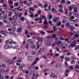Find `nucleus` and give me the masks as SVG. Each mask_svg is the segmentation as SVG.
I'll return each instance as SVG.
<instances>
[{
  "mask_svg": "<svg viewBox=\"0 0 79 79\" xmlns=\"http://www.w3.org/2000/svg\"><path fill=\"white\" fill-rule=\"evenodd\" d=\"M70 63L71 64H75V62L74 61V60H71L70 61Z\"/></svg>",
  "mask_w": 79,
  "mask_h": 79,
  "instance_id": "c756f323",
  "label": "nucleus"
},
{
  "mask_svg": "<svg viewBox=\"0 0 79 79\" xmlns=\"http://www.w3.org/2000/svg\"><path fill=\"white\" fill-rule=\"evenodd\" d=\"M75 36L76 37H78L79 36V35L78 34H76L75 35Z\"/></svg>",
  "mask_w": 79,
  "mask_h": 79,
  "instance_id": "0e129e2a",
  "label": "nucleus"
},
{
  "mask_svg": "<svg viewBox=\"0 0 79 79\" xmlns=\"http://www.w3.org/2000/svg\"><path fill=\"white\" fill-rule=\"evenodd\" d=\"M78 11V10H77V8H75L74 9L73 11L75 13H76V12H77Z\"/></svg>",
  "mask_w": 79,
  "mask_h": 79,
  "instance_id": "f704fd0d",
  "label": "nucleus"
},
{
  "mask_svg": "<svg viewBox=\"0 0 79 79\" xmlns=\"http://www.w3.org/2000/svg\"><path fill=\"white\" fill-rule=\"evenodd\" d=\"M48 70V69H45L44 70H43V72H47V71Z\"/></svg>",
  "mask_w": 79,
  "mask_h": 79,
  "instance_id": "774afa93",
  "label": "nucleus"
},
{
  "mask_svg": "<svg viewBox=\"0 0 79 79\" xmlns=\"http://www.w3.org/2000/svg\"><path fill=\"white\" fill-rule=\"evenodd\" d=\"M25 66V64H22L20 66L18 67V69L19 71H22L23 69V68Z\"/></svg>",
  "mask_w": 79,
  "mask_h": 79,
  "instance_id": "7ed1b4c3",
  "label": "nucleus"
},
{
  "mask_svg": "<svg viewBox=\"0 0 79 79\" xmlns=\"http://www.w3.org/2000/svg\"><path fill=\"white\" fill-rule=\"evenodd\" d=\"M0 33L2 34L3 35H6L7 34H8V32L6 31H3V30H1L0 31Z\"/></svg>",
  "mask_w": 79,
  "mask_h": 79,
  "instance_id": "20e7f679",
  "label": "nucleus"
},
{
  "mask_svg": "<svg viewBox=\"0 0 79 79\" xmlns=\"http://www.w3.org/2000/svg\"><path fill=\"white\" fill-rule=\"evenodd\" d=\"M40 33H41L42 34V35H44V34H46V33L45 32L42 31H40Z\"/></svg>",
  "mask_w": 79,
  "mask_h": 79,
  "instance_id": "4c0bfd02",
  "label": "nucleus"
},
{
  "mask_svg": "<svg viewBox=\"0 0 79 79\" xmlns=\"http://www.w3.org/2000/svg\"><path fill=\"white\" fill-rule=\"evenodd\" d=\"M72 7L73 8H74V9L76 8V5H75V4H73V6H72Z\"/></svg>",
  "mask_w": 79,
  "mask_h": 79,
  "instance_id": "ea45409f",
  "label": "nucleus"
},
{
  "mask_svg": "<svg viewBox=\"0 0 79 79\" xmlns=\"http://www.w3.org/2000/svg\"><path fill=\"white\" fill-rule=\"evenodd\" d=\"M48 22L49 24H50V25H51V26H53V25H52V21H48Z\"/></svg>",
  "mask_w": 79,
  "mask_h": 79,
  "instance_id": "37998d69",
  "label": "nucleus"
},
{
  "mask_svg": "<svg viewBox=\"0 0 79 79\" xmlns=\"http://www.w3.org/2000/svg\"><path fill=\"white\" fill-rule=\"evenodd\" d=\"M48 24H45V25L44 26V28L45 29H47L48 28Z\"/></svg>",
  "mask_w": 79,
  "mask_h": 79,
  "instance_id": "5701e85b",
  "label": "nucleus"
},
{
  "mask_svg": "<svg viewBox=\"0 0 79 79\" xmlns=\"http://www.w3.org/2000/svg\"><path fill=\"white\" fill-rule=\"evenodd\" d=\"M49 16L48 17V18H49L50 19H52L53 18V15H51V13H49L48 14Z\"/></svg>",
  "mask_w": 79,
  "mask_h": 79,
  "instance_id": "6e6552de",
  "label": "nucleus"
},
{
  "mask_svg": "<svg viewBox=\"0 0 79 79\" xmlns=\"http://www.w3.org/2000/svg\"><path fill=\"white\" fill-rule=\"evenodd\" d=\"M9 34H11V35H16V33L14 32H9Z\"/></svg>",
  "mask_w": 79,
  "mask_h": 79,
  "instance_id": "393cba45",
  "label": "nucleus"
},
{
  "mask_svg": "<svg viewBox=\"0 0 79 79\" xmlns=\"http://www.w3.org/2000/svg\"><path fill=\"white\" fill-rule=\"evenodd\" d=\"M47 33H54V31H47Z\"/></svg>",
  "mask_w": 79,
  "mask_h": 79,
  "instance_id": "2f4dec72",
  "label": "nucleus"
},
{
  "mask_svg": "<svg viewBox=\"0 0 79 79\" xmlns=\"http://www.w3.org/2000/svg\"><path fill=\"white\" fill-rule=\"evenodd\" d=\"M69 9L70 11H72V10H73V7H72V6H70L69 8Z\"/></svg>",
  "mask_w": 79,
  "mask_h": 79,
  "instance_id": "6e6d98bb",
  "label": "nucleus"
},
{
  "mask_svg": "<svg viewBox=\"0 0 79 79\" xmlns=\"http://www.w3.org/2000/svg\"><path fill=\"white\" fill-rule=\"evenodd\" d=\"M17 32H19V33H22V29L21 28H19L17 29Z\"/></svg>",
  "mask_w": 79,
  "mask_h": 79,
  "instance_id": "f8f14e48",
  "label": "nucleus"
},
{
  "mask_svg": "<svg viewBox=\"0 0 79 79\" xmlns=\"http://www.w3.org/2000/svg\"><path fill=\"white\" fill-rule=\"evenodd\" d=\"M58 6L59 8H63V6L61 4L59 5Z\"/></svg>",
  "mask_w": 79,
  "mask_h": 79,
  "instance_id": "de8ad7c7",
  "label": "nucleus"
},
{
  "mask_svg": "<svg viewBox=\"0 0 79 79\" xmlns=\"http://www.w3.org/2000/svg\"><path fill=\"white\" fill-rule=\"evenodd\" d=\"M68 53L67 54V55H68V56H69V55H71V54L69 52V51L68 52Z\"/></svg>",
  "mask_w": 79,
  "mask_h": 79,
  "instance_id": "e2e57ef3",
  "label": "nucleus"
},
{
  "mask_svg": "<svg viewBox=\"0 0 79 79\" xmlns=\"http://www.w3.org/2000/svg\"><path fill=\"white\" fill-rule=\"evenodd\" d=\"M42 45V44L39 43L37 45V47L38 49L39 48V45Z\"/></svg>",
  "mask_w": 79,
  "mask_h": 79,
  "instance_id": "49530a36",
  "label": "nucleus"
},
{
  "mask_svg": "<svg viewBox=\"0 0 79 79\" xmlns=\"http://www.w3.org/2000/svg\"><path fill=\"white\" fill-rule=\"evenodd\" d=\"M71 60H76V58L74 57L73 56H72L71 57Z\"/></svg>",
  "mask_w": 79,
  "mask_h": 79,
  "instance_id": "79ce46f5",
  "label": "nucleus"
},
{
  "mask_svg": "<svg viewBox=\"0 0 79 79\" xmlns=\"http://www.w3.org/2000/svg\"><path fill=\"white\" fill-rule=\"evenodd\" d=\"M21 61H22V59L21 58H19L18 59V60L17 61V62L19 63H21Z\"/></svg>",
  "mask_w": 79,
  "mask_h": 79,
  "instance_id": "bb28decb",
  "label": "nucleus"
},
{
  "mask_svg": "<svg viewBox=\"0 0 79 79\" xmlns=\"http://www.w3.org/2000/svg\"><path fill=\"white\" fill-rule=\"evenodd\" d=\"M12 18L13 19V20H16V19H17L18 18V17L17 16H15V15H14L12 17Z\"/></svg>",
  "mask_w": 79,
  "mask_h": 79,
  "instance_id": "9b49d317",
  "label": "nucleus"
},
{
  "mask_svg": "<svg viewBox=\"0 0 79 79\" xmlns=\"http://www.w3.org/2000/svg\"><path fill=\"white\" fill-rule=\"evenodd\" d=\"M20 20L22 21H24L25 20L24 18L23 17H22L20 19Z\"/></svg>",
  "mask_w": 79,
  "mask_h": 79,
  "instance_id": "58836bf2",
  "label": "nucleus"
},
{
  "mask_svg": "<svg viewBox=\"0 0 79 79\" xmlns=\"http://www.w3.org/2000/svg\"><path fill=\"white\" fill-rule=\"evenodd\" d=\"M38 5L40 7H41V8H44V7L42 6H43V4H42V3H39Z\"/></svg>",
  "mask_w": 79,
  "mask_h": 79,
  "instance_id": "2eb2a0df",
  "label": "nucleus"
},
{
  "mask_svg": "<svg viewBox=\"0 0 79 79\" xmlns=\"http://www.w3.org/2000/svg\"><path fill=\"white\" fill-rule=\"evenodd\" d=\"M65 60L67 61H69L70 60H71V59L70 58H68V57H65Z\"/></svg>",
  "mask_w": 79,
  "mask_h": 79,
  "instance_id": "a211bd4d",
  "label": "nucleus"
},
{
  "mask_svg": "<svg viewBox=\"0 0 79 79\" xmlns=\"http://www.w3.org/2000/svg\"><path fill=\"white\" fill-rule=\"evenodd\" d=\"M29 9L32 11H35V9H34V7H29Z\"/></svg>",
  "mask_w": 79,
  "mask_h": 79,
  "instance_id": "9d476101",
  "label": "nucleus"
},
{
  "mask_svg": "<svg viewBox=\"0 0 79 79\" xmlns=\"http://www.w3.org/2000/svg\"><path fill=\"white\" fill-rule=\"evenodd\" d=\"M71 47L72 48H73L74 47H76V45L74 44L73 42H72L71 44Z\"/></svg>",
  "mask_w": 79,
  "mask_h": 79,
  "instance_id": "4468645a",
  "label": "nucleus"
},
{
  "mask_svg": "<svg viewBox=\"0 0 79 79\" xmlns=\"http://www.w3.org/2000/svg\"><path fill=\"white\" fill-rule=\"evenodd\" d=\"M16 42L14 41L11 39H9L6 42V44L4 45L5 49H9L10 48H16L17 46H15Z\"/></svg>",
  "mask_w": 79,
  "mask_h": 79,
  "instance_id": "f257e3e1",
  "label": "nucleus"
},
{
  "mask_svg": "<svg viewBox=\"0 0 79 79\" xmlns=\"http://www.w3.org/2000/svg\"><path fill=\"white\" fill-rule=\"evenodd\" d=\"M3 24V23L2 22H0V26H2Z\"/></svg>",
  "mask_w": 79,
  "mask_h": 79,
  "instance_id": "052dcab7",
  "label": "nucleus"
},
{
  "mask_svg": "<svg viewBox=\"0 0 79 79\" xmlns=\"http://www.w3.org/2000/svg\"><path fill=\"white\" fill-rule=\"evenodd\" d=\"M75 15L77 18H79V14L77 13L75 14Z\"/></svg>",
  "mask_w": 79,
  "mask_h": 79,
  "instance_id": "7c9ffc66",
  "label": "nucleus"
},
{
  "mask_svg": "<svg viewBox=\"0 0 79 79\" xmlns=\"http://www.w3.org/2000/svg\"><path fill=\"white\" fill-rule=\"evenodd\" d=\"M69 28H71V29L73 30L74 29V27H72L71 26H69Z\"/></svg>",
  "mask_w": 79,
  "mask_h": 79,
  "instance_id": "a19ab883",
  "label": "nucleus"
},
{
  "mask_svg": "<svg viewBox=\"0 0 79 79\" xmlns=\"http://www.w3.org/2000/svg\"><path fill=\"white\" fill-rule=\"evenodd\" d=\"M12 15H13V13L11 11H9L8 16H9V17H11Z\"/></svg>",
  "mask_w": 79,
  "mask_h": 79,
  "instance_id": "dca6fc26",
  "label": "nucleus"
},
{
  "mask_svg": "<svg viewBox=\"0 0 79 79\" xmlns=\"http://www.w3.org/2000/svg\"><path fill=\"white\" fill-rule=\"evenodd\" d=\"M31 48H32V49H34L35 48V45H32L31 46Z\"/></svg>",
  "mask_w": 79,
  "mask_h": 79,
  "instance_id": "72a5a7b5",
  "label": "nucleus"
},
{
  "mask_svg": "<svg viewBox=\"0 0 79 79\" xmlns=\"http://www.w3.org/2000/svg\"><path fill=\"white\" fill-rule=\"evenodd\" d=\"M37 39L40 41V42H39V44H42V38H41L40 37L38 36L37 37Z\"/></svg>",
  "mask_w": 79,
  "mask_h": 79,
  "instance_id": "39448f33",
  "label": "nucleus"
},
{
  "mask_svg": "<svg viewBox=\"0 0 79 79\" xmlns=\"http://www.w3.org/2000/svg\"><path fill=\"white\" fill-rule=\"evenodd\" d=\"M64 56H60V58H61V59H64Z\"/></svg>",
  "mask_w": 79,
  "mask_h": 79,
  "instance_id": "4d7b16f0",
  "label": "nucleus"
},
{
  "mask_svg": "<svg viewBox=\"0 0 79 79\" xmlns=\"http://www.w3.org/2000/svg\"><path fill=\"white\" fill-rule=\"evenodd\" d=\"M14 62H15V61H14V60H11V61L9 60V63L10 64H13V63H14Z\"/></svg>",
  "mask_w": 79,
  "mask_h": 79,
  "instance_id": "aec40b11",
  "label": "nucleus"
},
{
  "mask_svg": "<svg viewBox=\"0 0 79 79\" xmlns=\"http://www.w3.org/2000/svg\"><path fill=\"white\" fill-rule=\"evenodd\" d=\"M2 18L4 19H7V15H6L5 16H3L2 17Z\"/></svg>",
  "mask_w": 79,
  "mask_h": 79,
  "instance_id": "c03bdc74",
  "label": "nucleus"
},
{
  "mask_svg": "<svg viewBox=\"0 0 79 79\" xmlns=\"http://www.w3.org/2000/svg\"><path fill=\"white\" fill-rule=\"evenodd\" d=\"M69 69H70L71 70H73V66H70Z\"/></svg>",
  "mask_w": 79,
  "mask_h": 79,
  "instance_id": "603ef678",
  "label": "nucleus"
},
{
  "mask_svg": "<svg viewBox=\"0 0 79 79\" xmlns=\"http://www.w3.org/2000/svg\"><path fill=\"white\" fill-rule=\"evenodd\" d=\"M52 37H54V38H56V34H53L52 35Z\"/></svg>",
  "mask_w": 79,
  "mask_h": 79,
  "instance_id": "5fc2aeb1",
  "label": "nucleus"
},
{
  "mask_svg": "<svg viewBox=\"0 0 79 79\" xmlns=\"http://www.w3.org/2000/svg\"><path fill=\"white\" fill-rule=\"evenodd\" d=\"M33 7L34 8H39V6L37 4H35L33 6Z\"/></svg>",
  "mask_w": 79,
  "mask_h": 79,
  "instance_id": "b1692460",
  "label": "nucleus"
},
{
  "mask_svg": "<svg viewBox=\"0 0 79 79\" xmlns=\"http://www.w3.org/2000/svg\"><path fill=\"white\" fill-rule=\"evenodd\" d=\"M27 60L28 61H32V60H33V58H32V57L31 56H29L27 57Z\"/></svg>",
  "mask_w": 79,
  "mask_h": 79,
  "instance_id": "423d86ee",
  "label": "nucleus"
},
{
  "mask_svg": "<svg viewBox=\"0 0 79 79\" xmlns=\"http://www.w3.org/2000/svg\"><path fill=\"white\" fill-rule=\"evenodd\" d=\"M26 5H27V6L28 7L31 6V3L29 2H28L27 3V4H26Z\"/></svg>",
  "mask_w": 79,
  "mask_h": 79,
  "instance_id": "c85d7f7f",
  "label": "nucleus"
},
{
  "mask_svg": "<svg viewBox=\"0 0 79 79\" xmlns=\"http://www.w3.org/2000/svg\"><path fill=\"white\" fill-rule=\"evenodd\" d=\"M14 6H19V3L17 2H16L14 3Z\"/></svg>",
  "mask_w": 79,
  "mask_h": 79,
  "instance_id": "a878e982",
  "label": "nucleus"
},
{
  "mask_svg": "<svg viewBox=\"0 0 79 79\" xmlns=\"http://www.w3.org/2000/svg\"><path fill=\"white\" fill-rule=\"evenodd\" d=\"M62 23H63L64 24H65V23H66V21L64 20H62Z\"/></svg>",
  "mask_w": 79,
  "mask_h": 79,
  "instance_id": "69168bd1",
  "label": "nucleus"
},
{
  "mask_svg": "<svg viewBox=\"0 0 79 79\" xmlns=\"http://www.w3.org/2000/svg\"><path fill=\"white\" fill-rule=\"evenodd\" d=\"M61 44V42L60 41H58L57 44Z\"/></svg>",
  "mask_w": 79,
  "mask_h": 79,
  "instance_id": "680f3d73",
  "label": "nucleus"
},
{
  "mask_svg": "<svg viewBox=\"0 0 79 79\" xmlns=\"http://www.w3.org/2000/svg\"><path fill=\"white\" fill-rule=\"evenodd\" d=\"M60 12H62V13H63V9H59V10Z\"/></svg>",
  "mask_w": 79,
  "mask_h": 79,
  "instance_id": "13d9d810",
  "label": "nucleus"
},
{
  "mask_svg": "<svg viewBox=\"0 0 79 79\" xmlns=\"http://www.w3.org/2000/svg\"><path fill=\"white\" fill-rule=\"evenodd\" d=\"M44 24H48V21H47L46 19H45Z\"/></svg>",
  "mask_w": 79,
  "mask_h": 79,
  "instance_id": "4be33fe9",
  "label": "nucleus"
},
{
  "mask_svg": "<svg viewBox=\"0 0 79 79\" xmlns=\"http://www.w3.org/2000/svg\"><path fill=\"white\" fill-rule=\"evenodd\" d=\"M28 41L30 43V44H34V42L31 39L28 40Z\"/></svg>",
  "mask_w": 79,
  "mask_h": 79,
  "instance_id": "6ab92c4d",
  "label": "nucleus"
},
{
  "mask_svg": "<svg viewBox=\"0 0 79 79\" xmlns=\"http://www.w3.org/2000/svg\"><path fill=\"white\" fill-rule=\"evenodd\" d=\"M53 28H54L53 31H57V29H56V27H55V26H53Z\"/></svg>",
  "mask_w": 79,
  "mask_h": 79,
  "instance_id": "a18cd8bd",
  "label": "nucleus"
},
{
  "mask_svg": "<svg viewBox=\"0 0 79 79\" xmlns=\"http://www.w3.org/2000/svg\"><path fill=\"white\" fill-rule=\"evenodd\" d=\"M77 49H78L79 50V45H77V47H75V50H77Z\"/></svg>",
  "mask_w": 79,
  "mask_h": 79,
  "instance_id": "473e14b6",
  "label": "nucleus"
},
{
  "mask_svg": "<svg viewBox=\"0 0 79 79\" xmlns=\"http://www.w3.org/2000/svg\"><path fill=\"white\" fill-rule=\"evenodd\" d=\"M56 9L55 8H52L51 10L52 11H55Z\"/></svg>",
  "mask_w": 79,
  "mask_h": 79,
  "instance_id": "bf43d9fd",
  "label": "nucleus"
},
{
  "mask_svg": "<svg viewBox=\"0 0 79 79\" xmlns=\"http://www.w3.org/2000/svg\"><path fill=\"white\" fill-rule=\"evenodd\" d=\"M61 21H60L58 23V24H56V25H57L58 26H60V25H61Z\"/></svg>",
  "mask_w": 79,
  "mask_h": 79,
  "instance_id": "e433bc0d",
  "label": "nucleus"
},
{
  "mask_svg": "<svg viewBox=\"0 0 79 79\" xmlns=\"http://www.w3.org/2000/svg\"><path fill=\"white\" fill-rule=\"evenodd\" d=\"M50 77H57V75H56V76H55V75H54L53 74V73H52V74H51L50 75Z\"/></svg>",
  "mask_w": 79,
  "mask_h": 79,
  "instance_id": "ddd939ff",
  "label": "nucleus"
},
{
  "mask_svg": "<svg viewBox=\"0 0 79 79\" xmlns=\"http://www.w3.org/2000/svg\"><path fill=\"white\" fill-rule=\"evenodd\" d=\"M44 6L45 8H47V7H48V5L47 4H45L44 5Z\"/></svg>",
  "mask_w": 79,
  "mask_h": 79,
  "instance_id": "338daca9",
  "label": "nucleus"
},
{
  "mask_svg": "<svg viewBox=\"0 0 79 79\" xmlns=\"http://www.w3.org/2000/svg\"><path fill=\"white\" fill-rule=\"evenodd\" d=\"M47 37L48 38V40H47V41H46V44L48 46H49V45H51V41H52V40H50V39H52V37L47 36Z\"/></svg>",
  "mask_w": 79,
  "mask_h": 79,
  "instance_id": "f03ea898",
  "label": "nucleus"
},
{
  "mask_svg": "<svg viewBox=\"0 0 79 79\" xmlns=\"http://www.w3.org/2000/svg\"><path fill=\"white\" fill-rule=\"evenodd\" d=\"M35 20L36 21H39V19L38 18L35 19Z\"/></svg>",
  "mask_w": 79,
  "mask_h": 79,
  "instance_id": "864d4df0",
  "label": "nucleus"
},
{
  "mask_svg": "<svg viewBox=\"0 0 79 79\" xmlns=\"http://www.w3.org/2000/svg\"><path fill=\"white\" fill-rule=\"evenodd\" d=\"M32 55H35L36 54V51L35 50H33L32 51Z\"/></svg>",
  "mask_w": 79,
  "mask_h": 79,
  "instance_id": "cd10ccee",
  "label": "nucleus"
},
{
  "mask_svg": "<svg viewBox=\"0 0 79 79\" xmlns=\"http://www.w3.org/2000/svg\"><path fill=\"white\" fill-rule=\"evenodd\" d=\"M66 25L67 26V27H68V28H69V23H66Z\"/></svg>",
  "mask_w": 79,
  "mask_h": 79,
  "instance_id": "c9c22d12",
  "label": "nucleus"
},
{
  "mask_svg": "<svg viewBox=\"0 0 79 79\" xmlns=\"http://www.w3.org/2000/svg\"><path fill=\"white\" fill-rule=\"evenodd\" d=\"M64 11L65 15H68V11L69 10L65 7L64 8Z\"/></svg>",
  "mask_w": 79,
  "mask_h": 79,
  "instance_id": "1a4fd4ad",
  "label": "nucleus"
},
{
  "mask_svg": "<svg viewBox=\"0 0 79 79\" xmlns=\"http://www.w3.org/2000/svg\"><path fill=\"white\" fill-rule=\"evenodd\" d=\"M25 34L26 35H27L29 34V32L27 31H25Z\"/></svg>",
  "mask_w": 79,
  "mask_h": 79,
  "instance_id": "09e8293b",
  "label": "nucleus"
},
{
  "mask_svg": "<svg viewBox=\"0 0 79 79\" xmlns=\"http://www.w3.org/2000/svg\"><path fill=\"white\" fill-rule=\"evenodd\" d=\"M56 67V68H60L61 66V64L60 63H58L55 65Z\"/></svg>",
  "mask_w": 79,
  "mask_h": 79,
  "instance_id": "f3484780",
  "label": "nucleus"
},
{
  "mask_svg": "<svg viewBox=\"0 0 79 79\" xmlns=\"http://www.w3.org/2000/svg\"><path fill=\"white\" fill-rule=\"evenodd\" d=\"M12 23L14 25V26H16L17 25V23L15 20H13L12 21Z\"/></svg>",
  "mask_w": 79,
  "mask_h": 79,
  "instance_id": "0eeeda50",
  "label": "nucleus"
},
{
  "mask_svg": "<svg viewBox=\"0 0 79 79\" xmlns=\"http://www.w3.org/2000/svg\"><path fill=\"white\" fill-rule=\"evenodd\" d=\"M9 3L10 5H12L13 3V1H12L11 0H10L9 1Z\"/></svg>",
  "mask_w": 79,
  "mask_h": 79,
  "instance_id": "3c124183",
  "label": "nucleus"
},
{
  "mask_svg": "<svg viewBox=\"0 0 79 79\" xmlns=\"http://www.w3.org/2000/svg\"><path fill=\"white\" fill-rule=\"evenodd\" d=\"M0 71L3 73H5V71H4V69H0Z\"/></svg>",
  "mask_w": 79,
  "mask_h": 79,
  "instance_id": "412c9836",
  "label": "nucleus"
},
{
  "mask_svg": "<svg viewBox=\"0 0 79 79\" xmlns=\"http://www.w3.org/2000/svg\"><path fill=\"white\" fill-rule=\"evenodd\" d=\"M73 42L75 44H77V41H76L75 40H73Z\"/></svg>",
  "mask_w": 79,
  "mask_h": 79,
  "instance_id": "8fccbe9b",
  "label": "nucleus"
}]
</instances>
